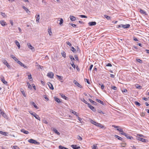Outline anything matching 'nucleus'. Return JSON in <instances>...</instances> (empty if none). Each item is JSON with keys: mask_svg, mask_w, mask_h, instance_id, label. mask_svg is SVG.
Wrapping results in <instances>:
<instances>
[{"mask_svg": "<svg viewBox=\"0 0 149 149\" xmlns=\"http://www.w3.org/2000/svg\"><path fill=\"white\" fill-rule=\"evenodd\" d=\"M130 26V25L129 24H126V25H123V24H121V25H118L117 26V28H120L122 27L124 29H127L128 28H129Z\"/></svg>", "mask_w": 149, "mask_h": 149, "instance_id": "nucleus-1", "label": "nucleus"}, {"mask_svg": "<svg viewBox=\"0 0 149 149\" xmlns=\"http://www.w3.org/2000/svg\"><path fill=\"white\" fill-rule=\"evenodd\" d=\"M28 141L30 143H33L36 145H39L40 144L39 142H37L36 140L32 139H29L28 140Z\"/></svg>", "mask_w": 149, "mask_h": 149, "instance_id": "nucleus-2", "label": "nucleus"}, {"mask_svg": "<svg viewBox=\"0 0 149 149\" xmlns=\"http://www.w3.org/2000/svg\"><path fill=\"white\" fill-rule=\"evenodd\" d=\"M27 45L28 48L31 49L32 51H34L35 50V48L33 47L30 43H28L27 44Z\"/></svg>", "mask_w": 149, "mask_h": 149, "instance_id": "nucleus-3", "label": "nucleus"}, {"mask_svg": "<svg viewBox=\"0 0 149 149\" xmlns=\"http://www.w3.org/2000/svg\"><path fill=\"white\" fill-rule=\"evenodd\" d=\"M3 63L7 67L9 68H10V66L9 65L8 63L7 62V61L5 60H2Z\"/></svg>", "mask_w": 149, "mask_h": 149, "instance_id": "nucleus-4", "label": "nucleus"}, {"mask_svg": "<svg viewBox=\"0 0 149 149\" xmlns=\"http://www.w3.org/2000/svg\"><path fill=\"white\" fill-rule=\"evenodd\" d=\"M121 134L125 136L127 139H131L133 138L132 137L129 136L127 134L125 133H121Z\"/></svg>", "mask_w": 149, "mask_h": 149, "instance_id": "nucleus-5", "label": "nucleus"}, {"mask_svg": "<svg viewBox=\"0 0 149 149\" xmlns=\"http://www.w3.org/2000/svg\"><path fill=\"white\" fill-rule=\"evenodd\" d=\"M21 66L24 67V68H27V67L24 65L19 60L17 62Z\"/></svg>", "mask_w": 149, "mask_h": 149, "instance_id": "nucleus-6", "label": "nucleus"}, {"mask_svg": "<svg viewBox=\"0 0 149 149\" xmlns=\"http://www.w3.org/2000/svg\"><path fill=\"white\" fill-rule=\"evenodd\" d=\"M54 75V74L52 72H48L47 74V76L51 78H53Z\"/></svg>", "mask_w": 149, "mask_h": 149, "instance_id": "nucleus-7", "label": "nucleus"}, {"mask_svg": "<svg viewBox=\"0 0 149 149\" xmlns=\"http://www.w3.org/2000/svg\"><path fill=\"white\" fill-rule=\"evenodd\" d=\"M71 147L73 149H80V147L79 146H77V145H72L71 146Z\"/></svg>", "mask_w": 149, "mask_h": 149, "instance_id": "nucleus-8", "label": "nucleus"}, {"mask_svg": "<svg viewBox=\"0 0 149 149\" xmlns=\"http://www.w3.org/2000/svg\"><path fill=\"white\" fill-rule=\"evenodd\" d=\"M0 23L3 26H5L7 25L6 22L4 20H1L0 21Z\"/></svg>", "mask_w": 149, "mask_h": 149, "instance_id": "nucleus-9", "label": "nucleus"}, {"mask_svg": "<svg viewBox=\"0 0 149 149\" xmlns=\"http://www.w3.org/2000/svg\"><path fill=\"white\" fill-rule=\"evenodd\" d=\"M88 106L91 109V110L94 111H95L96 110L95 108L93 106H92L89 103L88 104Z\"/></svg>", "mask_w": 149, "mask_h": 149, "instance_id": "nucleus-10", "label": "nucleus"}, {"mask_svg": "<svg viewBox=\"0 0 149 149\" xmlns=\"http://www.w3.org/2000/svg\"><path fill=\"white\" fill-rule=\"evenodd\" d=\"M1 81L4 84H7V82L5 80L4 77H1Z\"/></svg>", "mask_w": 149, "mask_h": 149, "instance_id": "nucleus-11", "label": "nucleus"}, {"mask_svg": "<svg viewBox=\"0 0 149 149\" xmlns=\"http://www.w3.org/2000/svg\"><path fill=\"white\" fill-rule=\"evenodd\" d=\"M48 85L50 89L53 90L54 89V88L52 84L50 82H49L48 83Z\"/></svg>", "mask_w": 149, "mask_h": 149, "instance_id": "nucleus-12", "label": "nucleus"}, {"mask_svg": "<svg viewBox=\"0 0 149 149\" xmlns=\"http://www.w3.org/2000/svg\"><path fill=\"white\" fill-rule=\"evenodd\" d=\"M73 82L76 86H77L79 87L80 88L82 87L81 85L80 84L76 81L74 80L73 81Z\"/></svg>", "mask_w": 149, "mask_h": 149, "instance_id": "nucleus-13", "label": "nucleus"}, {"mask_svg": "<svg viewBox=\"0 0 149 149\" xmlns=\"http://www.w3.org/2000/svg\"><path fill=\"white\" fill-rule=\"evenodd\" d=\"M30 104H31L33 106H34V107L36 108V109H38V107L36 105V104L33 102H30Z\"/></svg>", "mask_w": 149, "mask_h": 149, "instance_id": "nucleus-14", "label": "nucleus"}, {"mask_svg": "<svg viewBox=\"0 0 149 149\" xmlns=\"http://www.w3.org/2000/svg\"><path fill=\"white\" fill-rule=\"evenodd\" d=\"M88 24L90 26H91L95 25L96 24V23L95 22H89Z\"/></svg>", "mask_w": 149, "mask_h": 149, "instance_id": "nucleus-15", "label": "nucleus"}, {"mask_svg": "<svg viewBox=\"0 0 149 149\" xmlns=\"http://www.w3.org/2000/svg\"><path fill=\"white\" fill-rule=\"evenodd\" d=\"M15 43L17 46L18 48L19 49L20 47V45L19 42L17 40H15Z\"/></svg>", "mask_w": 149, "mask_h": 149, "instance_id": "nucleus-16", "label": "nucleus"}, {"mask_svg": "<svg viewBox=\"0 0 149 149\" xmlns=\"http://www.w3.org/2000/svg\"><path fill=\"white\" fill-rule=\"evenodd\" d=\"M36 22L37 23H38L39 21L40 15H36Z\"/></svg>", "mask_w": 149, "mask_h": 149, "instance_id": "nucleus-17", "label": "nucleus"}, {"mask_svg": "<svg viewBox=\"0 0 149 149\" xmlns=\"http://www.w3.org/2000/svg\"><path fill=\"white\" fill-rule=\"evenodd\" d=\"M10 57L17 62L18 61V60L13 55H11Z\"/></svg>", "mask_w": 149, "mask_h": 149, "instance_id": "nucleus-18", "label": "nucleus"}, {"mask_svg": "<svg viewBox=\"0 0 149 149\" xmlns=\"http://www.w3.org/2000/svg\"><path fill=\"white\" fill-rule=\"evenodd\" d=\"M22 7L27 13H30V11L26 7H25L24 6H23Z\"/></svg>", "mask_w": 149, "mask_h": 149, "instance_id": "nucleus-19", "label": "nucleus"}, {"mask_svg": "<svg viewBox=\"0 0 149 149\" xmlns=\"http://www.w3.org/2000/svg\"><path fill=\"white\" fill-rule=\"evenodd\" d=\"M21 131L24 134H28L29 133V132L28 131H26L24 129H22L21 130Z\"/></svg>", "mask_w": 149, "mask_h": 149, "instance_id": "nucleus-20", "label": "nucleus"}, {"mask_svg": "<svg viewBox=\"0 0 149 149\" xmlns=\"http://www.w3.org/2000/svg\"><path fill=\"white\" fill-rule=\"evenodd\" d=\"M70 20L72 21H74L76 20V17L72 16H70Z\"/></svg>", "mask_w": 149, "mask_h": 149, "instance_id": "nucleus-21", "label": "nucleus"}, {"mask_svg": "<svg viewBox=\"0 0 149 149\" xmlns=\"http://www.w3.org/2000/svg\"><path fill=\"white\" fill-rule=\"evenodd\" d=\"M114 136L116 138H117L118 140H120L122 141L123 139L121 137H120V136H118L117 135H115Z\"/></svg>", "mask_w": 149, "mask_h": 149, "instance_id": "nucleus-22", "label": "nucleus"}, {"mask_svg": "<svg viewBox=\"0 0 149 149\" xmlns=\"http://www.w3.org/2000/svg\"><path fill=\"white\" fill-rule=\"evenodd\" d=\"M0 134L2 135H4L5 136H7L8 134V133L6 132H5L2 131H0Z\"/></svg>", "mask_w": 149, "mask_h": 149, "instance_id": "nucleus-23", "label": "nucleus"}, {"mask_svg": "<svg viewBox=\"0 0 149 149\" xmlns=\"http://www.w3.org/2000/svg\"><path fill=\"white\" fill-rule=\"evenodd\" d=\"M59 21L60 22L59 23V24L61 25L63 22V19L62 18H61L60 20H58L57 21V23H58V22Z\"/></svg>", "mask_w": 149, "mask_h": 149, "instance_id": "nucleus-24", "label": "nucleus"}, {"mask_svg": "<svg viewBox=\"0 0 149 149\" xmlns=\"http://www.w3.org/2000/svg\"><path fill=\"white\" fill-rule=\"evenodd\" d=\"M81 100L84 103H85L86 104H87L88 105V104H89L86 101V100L84 98H81Z\"/></svg>", "mask_w": 149, "mask_h": 149, "instance_id": "nucleus-25", "label": "nucleus"}, {"mask_svg": "<svg viewBox=\"0 0 149 149\" xmlns=\"http://www.w3.org/2000/svg\"><path fill=\"white\" fill-rule=\"evenodd\" d=\"M138 140L140 141L143 142H146V140L145 139L139 138L138 139Z\"/></svg>", "mask_w": 149, "mask_h": 149, "instance_id": "nucleus-26", "label": "nucleus"}, {"mask_svg": "<svg viewBox=\"0 0 149 149\" xmlns=\"http://www.w3.org/2000/svg\"><path fill=\"white\" fill-rule=\"evenodd\" d=\"M53 131L55 132V133L57 134V135H59L60 133L58 132V130H56L55 128H53Z\"/></svg>", "mask_w": 149, "mask_h": 149, "instance_id": "nucleus-27", "label": "nucleus"}, {"mask_svg": "<svg viewBox=\"0 0 149 149\" xmlns=\"http://www.w3.org/2000/svg\"><path fill=\"white\" fill-rule=\"evenodd\" d=\"M61 54L62 56L64 57V58H65L66 57V53H65L63 51L61 52Z\"/></svg>", "mask_w": 149, "mask_h": 149, "instance_id": "nucleus-28", "label": "nucleus"}, {"mask_svg": "<svg viewBox=\"0 0 149 149\" xmlns=\"http://www.w3.org/2000/svg\"><path fill=\"white\" fill-rule=\"evenodd\" d=\"M69 57L70 58L71 60L72 61V62H73V61H75V59L71 55H70L69 56Z\"/></svg>", "mask_w": 149, "mask_h": 149, "instance_id": "nucleus-29", "label": "nucleus"}, {"mask_svg": "<svg viewBox=\"0 0 149 149\" xmlns=\"http://www.w3.org/2000/svg\"><path fill=\"white\" fill-rule=\"evenodd\" d=\"M28 78L30 81L33 80L31 75V74H29V75H28Z\"/></svg>", "mask_w": 149, "mask_h": 149, "instance_id": "nucleus-30", "label": "nucleus"}, {"mask_svg": "<svg viewBox=\"0 0 149 149\" xmlns=\"http://www.w3.org/2000/svg\"><path fill=\"white\" fill-rule=\"evenodd\" d=\"M54 100L55 101H56V102H57L58 103H59V102H61L59 98H57V97H55Z\"/></svg>", "mask_w": 149, "mask_h": 149, "instance_id": "nucleus-31", "label": "nucleus"}, {"mask_svg": "<svg viewBox=\"0 0 149 149\" xmlns=\"http://www.w3.org/2000/svg\"><path fill=\"white\" fill-rule=\"evenodd\" d=\"M140 12L142 14H144L145 15H146V12L143 11L141 9H140Z\"/></svg>", "mask_w": 149, "mask_h": 149, "instance_id": "nucleus-32", "label": "nucleus"}, {"mask_svg": "<svg viewBox=\"0 0 149 149\" xmlns=\"http://www.w3.org/2000/svg\"><path fill=\"white\" fill-rule=\"evenodd\" d=\"M96 101L98 102H99L103 105L104 104V103L102 101H101L98 99H96Z\"/></svg>", "mask_w": 149, "mask_h": 149, "instance_id": "nucleus-33", "label": "nucleus"}, {"mask_svg": "<svg viewBox=\"0 0 149 149\" xmlns=\"http://www.w3.org/2000/svg\"><path fill=\"white\" fill-rule=\"evenodd\" d=\"M34 117L36 118V119L38 120L39 121H40V118L38 115L36 114V115H35V116H34Z\"/></svg>", "mask_w": 149, "mask_h": 149, "instance_id": "nucleus-34", "label": "nucleus"}, {"mask_svg": "<svg viewBox=\"0 0 149 149\" xmlns=\"http://www.w3.org/2000/svg\"><path fill=\"white\" fill-rule=\"evenodd\" d=\"M89 100L91 103L93 104L94 105H95L96 104V102L93 100H92L91 99H89Z\"/></svg>", "mask_w": 149, "mask_h": 149, "instance_id": "nucleus-35", "label": "nucleus"}, {"mask_svg": "<svg viewBox=\"0 0 149 149\" xmlns=\"http://www.w3.org/2000/svg\"><path fill=\"white\" fill-rule=\"evenodd\" d=\"M117 130H118V131H119V132H121V133H124V132H123V129H122V128H118L117 129Z\"/></svg>", "mask_w": 149, "mask_h": 149, "instance_id": "nucleus-36", "label": "nucleus"}, {"mask_svg": "<svg viewBox=\"0 0 149 149\" xmlns=\"http://www.w3.org/2000/svg\"><path fill=\"white\" fill-rule=\"evenodd\" d=\"M99 85L101 86V88L102 90H103L104 89V86L103 84L99 83Z\"/></svg>", "mask_w": 149, "mask_h": 149, "instance_id": "nucleus-37", "label": "nucleus"}, {"mask_svg": "<svg viewBox=\"0 0 149 149\" xmlns=\"http://www.w3.org/2000/svg\"><path fill=\"white\" fill-rule=\"evenodd\" d=\"M57 77L58 78L59 80H63V77L59 76L58 75H57Z\"/></svg>", "mask_w": 149, "mask_h": 149, "instance_id": "nucleus-38", "label": "nucleus"}, {"mask_svg": "<svg viewBox=\"0 0 149 149\" xmlns=\"http://www.w3.org/2000/svg\"><path fill=\"white\" fill-rule=\"evenodd\" d=\"M104 17L106 18L108 20H110L111 19V17L109 16L106 15H104Z\"/></svg>", "mask_w": 149, "mask_h": 149, "instance_id": "nucleus-39", "label": "nucleus"}, {"mask_svg": "<svg viewBox=\"0 0 149 149\" xmlns=\"http://www.w3.org/2000/svg\"><path fill=\"white\" fill-rule=\"evenodd\" d=\"M91 123H92L94 124L96 126H97V125L98 124V123L96 122H95V121H94L93 120H92L91 121Z\"/></svg>", "mask_w": 149, "mask_h": 149, "instance_id": "nucleus-40", "label": "nucleus"}, {"mask_svg": "<svg viewBox=\"0 0 149 149\" xmlns=\"http://www.w3.org/2000/svg\"><path fill=\"white\" fill-rule=\"evenodd\" d=\"M72 113H73L74 115H76V116H78V115L77 114V113L76 112H75L74 111H73V110H72Z\"/></svg>", "mask_w": 149, "mask_h": 149, "instance_id": "nucleus-41", "label": "nucleus"}, {"mask_svg": "<svg viewBox=\"0 0 149 149\" xmlns=\"http://www.w3.org/2000/svg\"><path fill=\"white\" fill-rule=\"evenodd\" d=\"M97 126L100 127L101 128H103L104 127V126L102 125H101V124L100 123H99L97 125Z\"/></svg>", "mask_w": 149, "mask_h": 149, "instance_id": "nucleus-42", "label": "nucleus"}, {"mask_svg": "<svg viewBox=\"0 0 149 149\" xmlns=\"http://www.w3.org/2000/svg\"><path fill=\"white\" fill-rule=\"evenodd\" d=\"M134 104L136 105H138L139 106H140L141 105V104L137 101H135L134 102Z\"/></svg>", "mask_w": 149, "mask_h": 149, "instance_id": "nucleus-43", "label": "nucleus"}, {"mask_svg": "<svg viewBox=\"0 0 149 149\" xmlns=\"http://www.w3.org/2000/svg\"><path fill=\"white\" fill-rule=\"evenodd\" d=\"M71 50L73 52H75L76 51V49L73 47H71Z\"/></svg>", "mask_w": 149, "mask_h": 149, "instance_id": "nucleus-44", "label": "nucleus"}, {"mask_svg": "<svg viewBox=\"0 0 149 149\" xmlns=\"http://www.w3.org/2000/svg\"><path fill=\"white\" fill-rule=\"evenodd\" d=\"M13 149H20L17 146H13Z\"/></svg>", "mask_w": 149, "mask_h": 149, "instance_id": "nucleus-45", "label": "nucleus"}, {"mask_svg": "<svg viewBox=\"0 0 149 149\" xmlns=\"http://www.w3.org/2000/svg\"><path fill=\"white\" fill-rule=\"evenodd\" d=\"M59 149H65V147L62 146H59Z\"/></svg>", "mask_w": 149, "mask_h": 149, "instance_id": "nucleus-46", "label": "nucleus"}, {"mask_svg": "<svg viewBox=\"0 0 149 149\" xmlns=\"http://www.w3.org/2000/svg\"><path fill=\"white\" fill-rule=\"evenodd\" d=\"M48 33L49 35L51 36L52 34V32L51 29H48Z\"/></svg>", "mask_w": 149, "mask_h": 149, "instance_id": "nucleus-47", "label": "nucleus"}, {"mask_svg": "<svg viewBox=\"0 0 149 149\" xmlns=\"http://www.w3.org/2000/svg\"><path fill=\"white\" fill-rule=\"evenodd\" d=\"M27 84L28 85V88L30 89H32V87L30 85V84L29 82H28L27 83Z\"/></svg>", "mask_w": 149, "mask_h": 149, "instance_id": "nucleus-48", "label": "nucleus"}, {"mask_svg": "<svg viewBox=\"0 0 149 149\" xmlns=\"http://www.w3.org/2000/svg\"><path fill=\"white\" fill-rule=\"evenodd\" d=\"M21 92L23 94V96L24 97H26V95L25 93V92H24V90H22V91L21 90Z\"/></svg>", "mask_w": 149, "mask_h": 149, "instance_id": "nucleus-49", "label": "nucleus"}, {"mask_svg": "<svg viewBox=\"0 0 149 149\" xmlns=\"http://www.w3.org/2000/svg\"><path fill=\"white\" fill-rule=\"evenodd\" d=\"M111 88L113 90H117V87L115 86H112L111 87Z\"/></svg>", "mask_w": 149, "mask_h": 149, "instance_id": "nucleus-50", "label": "nucleus"}, {"mask_svg": "<svg viewBox=\"0 0 149 149\" xmlns=\"http://www.w3.org/2000/svg\"><path fill=\"white\" fill-rule=\"evenodd\" d=\"M71 65L74 68H75L76 65H75L74 64V62H72V63H71Z\"/></svg>", "mask_w": 149, "mask_h": 149, "instance_id": "nucleus-51", "label": "nucleus"}, {"mask_svg": "<svg viewBox=\"0 0 149 149\" xmlns=\"http://www.w3.org/2000/svg\"><path fill=\"white\" fill-rule=\"evenodd\" d=\"M92 149H98V148L96 146L94 145Z\"/></svg>", "mask_w": 149, "mask_h": 149, "instance_id": "nucleus-52", "label": "nucleus"}, {"mask_svg": "<svg viewBox=\"0 0 149 149\" xmlns=\"http://www.w3.org/2000/svg\"><path fill=\"white\" fill-rule=\"evenodd\" d=\"M61 96L62 97H63L64 99L65 100H67L68 99V97H67L65 96L64 95H61Z\"/></svg>", "mask_w": 149, "mask_h": 149, "instance_id": "nucleus-53", "label": "nucleus"}, {"mask_svg": "<svg viewBox=\"0 0 149 149\" xmlns=\"http://www.w3.org/2000/svg\"><path fill=\"white\" fill-rule=\"evenodd\" d=\"M84 80H85V82L86 81L88 84H90V82L89 81V80L88 79H84Z\"/></svg>", "mask_w": 149, "mask_h": 149, "instance_id": "nucleus-54", "label": "nucleus"}, {"mask_svg": "<svg viewBox=\"0 0 149 149\" xmlns=\"http://www.w3.org/2000/svg\"><path fill=\"white\" fill-rule=\"evenodd\" d=\"M80 17H81V18H87V17L83 15H79Z\"/></svg>", "mask_w": 149, "mask_h": 149, "instance_id": "nucleus-55", "label": "nucleus"}, {"mask_svg": "<svg viewBox=\"0 0 149 149\" xmlns=\"http://www.w3.org/2000/svg\"><path fill=\"white\" fill-rule=\"evenodd\" d=\"M66 43L67 45H68L70 47L72 45L71 44L69 41L66 42Z\"/></svg>", "mask_w": 149, "mask_h": 149, "instance_id": "nucleus-56", "label": "nucleus"}, {"mask_svg": "<svg viewBox=\"0 0 149 149\" xmlns=\"http://www.w3.org/2000/svg\"><path fill=\"white\" fill-rule=\"evenodd\" d=\"M74 57L75 58V59L77 61H79V58H78V57L77 55H74Z\"/></svg>", "mask_w": 149, "mask_h": 149, "instance_id": "nucleus-57", "label": "nucleus"}, {"mask_svg": "<svg viewBox=\"0 0 149 149\" xmlns=\"http://www.w3.org/2000/svg\"><path fill=\"white\" fill-rule=\"evenodd\" d=\"M77 139L79 140L80 141H81L82 140V138L80 136H78Z\"/></svg>", "mask_w": 149, "mask_h": 149, "instance_id": "nucleus-58", "label": "nucleus"}, {"mask_svg": "<svg viewBox=\"0 0 149 149\" xmlns=\"http://www.w3.org/2000/svg\"><path fill=\"white\" fill-rule=\"evenodd\" d=\"M93 65H92V64L90 66V68H89V69H88V70H91L92 69V68L93 67Z\"/></svg>", "mask_w": 149, "mask_h": 149, "instance_id": "nucleus-59", "label": "nucleus"}, {"mask_svg": "<svg viewBox=\"0 0 149 149\" xmlns=\"http://www.w3.org/2000/svg\"><path fill=\"white\" fill-rule=\"evenodd\" d=\"M44 98L45 99V100H46L48 101L49 100L48 98L47 97V96L46 95H44Z\"/></svg>", "mask_w": 149, "mask_h": 149, "instance_id": "nucleus-60", "label": "nucleus"}, {"mask_svg": "<svg viewBox=\"0 0 149 149\" xmlns=\"http://www.w3.org/2000/svg\"><path fill=\"white\" fill-rule=\"evenodd\" d=\"M97 111L98 113H102V114L104 113L101 110H98Z\"/></svg>", "mask_w": 149, "mask_h": 149, "instance_id": "nucleus-61", "label": "nucleus"}, {"mask_svg": "<svg viewBox=\"0 0 149 149\" xmlns=\"http://www.w3.org/2000/svg\"><path fill=\"white\" fill-rule=\"evenodd\" d=\"M72 27H75L76 26V25L73 24H70Z\"/></svg>", "mask_w": 149, "mask_h": 149, "instance_id": "nucleus-62", "label": "nucleus"}, {"mask_svg": "<svg viewBox=\"0 0 149 149\" xmlns=\"http://www.w3.org/2000/svg\"><path fill=\"white\" fill-rule=\"evenodd\" d=\"M2 116L4 118L6 117V116L5 113H3Z\"/></svg>", "mask_w": 149, "mask_h": 149, "instance_id": "nucleus-63", "label": "nucleus"}, {"mask_svg": "<svg viewBox=\"0 0 149 149\" xmlns=\"http://www.w3.org/2000/svg\"><path fill=\"white\" fill-rule=\"evenodd\" d=\"M136 61L138 62H139V63H142V61L140 59H136Z\"/></svg>", "mask_w": 149, "mask_h": 149, "instance_id": "nucleus-64", "label": "nucleus"}]
</instances>
